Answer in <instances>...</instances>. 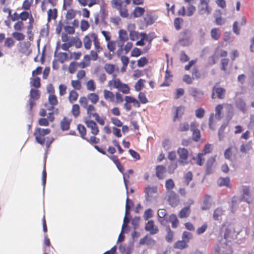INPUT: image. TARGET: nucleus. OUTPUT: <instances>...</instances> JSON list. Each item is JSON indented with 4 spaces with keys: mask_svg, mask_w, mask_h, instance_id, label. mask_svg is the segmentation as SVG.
I'll return each instance as SVG.
<instances>
[{
    "mask_svg": "<svg viewBox=\"0 0 254 254\" xmlns=\"http://www.w3.org/2000/svg\"><path fill=\"white\" fill-rule=\"evenodd\" d=\"M145 198L147 202H151L154 199L157 194V187L148 186L144 190Z\"/></svg>",
    "mask_w": 254,
    "mask_h": 254,
    "instance_id": "10",
    "label": "nucleus"
},
{
    "mask_svg": "<svg viewBox=\"0 0 254 254\" xmlns=\"http://www.w3.org/2000/svg\"><path fill=\"white\" fill-rule=\"evenodd\" d=\"M15 41L11 37H7L4 42V46L8 49H10L15 45Z\"/></svg>",
    "mask_w": 254,
    "mask_h": 254,
    "instance_id": "48",
    "label": "nucleus"
},
{
    "mask_svg": "<svg viewBox=\"0 0 254 254\" xmlns=\"http://www.w3.org/2000/svg\"><path fill=\"white\" fill-rule=\"evenodd\" d=\"M226 93V89L215 84L212 88L211 98L214 99L218 98L219 99H223Z\"/></svg>",
    "mask_w": 254,
    "mask_h": 254,
    "instance_id": "11",
    "label": "nucleus"
},
{
    "mask_svg": "<svg viewBox=\"0 0 254 254\" xmlns=\"http://www.w3.org/2000/svg\"><path fill=\"white\" fill-rule=\"evenodd\" d=\"M83 122L87 127L91 130V133L94 135H97L99 133V129L97 123L93 120L88 119L87 117L83 118Z\"/></svg>",
    "mask_w": 254,
    "mask_h": 254,
    "instance_id": "12",
    "label": "nucleus"
},
{
    "mask_svg": "<svg viewBox=\"0 0 254 254\" xmlns=\"http://www.w3.org/2000/svg\"><path fill=\"white\" fill-rule=\"evenodd\" d=\"M210 0H199L198 4V13L200 15H209L212 11V8L209 6Z\"/></svg>",
    "mask_w": 254,
    "mask_h": 254,
    "instance_id": "7",
    "label": "nucleus"
},
{
    "mask_svg": "<svg viewBox=\"0 0 254 254\" xmlns=\"http://www.w3.org/2000/svg\"><path fill=\"white\" fill-rule=\"evenodd\" d=\"M33 0H24L22 4L21 8L23 11L31 12L30 8L32 5Z\"/></svg>",
    "mask_w": 254,
    "mask_h": 254,
    "instance_id": "43",
    "label": "nucleus"
},
{
    "mask_svg": "<svg viewBox=\"0 0 254 254\" xmlns=\"http://www.w3.org/2000/svg\"><path fill=\"white\" fill-rule=\"evenodd\" d=\"M58 16V10L57 8L49 9L48 11V19H55Z\"/></svg>",
    "mask_w": 254,
    "mask_h": 254,
    "instance_id": "47",
    "label": "nucleus"
},
{
    "mask_svg": "<svg viewBox=\"0 0 254 254\" xmlns=\"http://www.w3.org/2000/svg\"><path fill=\"white\" fill-rule=\"evenodd\" d=\"M90 65V57L89 55H86L84 56L83 60L79 62H77L78 67L80 68H84Z\"/></svg>",
    "mask_w": 254,
    "mask_h": 254,
    "instance_id": "29",
    "label": "nucleus"
},
{
    "mask_svg": "<svg viewBox=\"0 0 254 254\" xmlns=\"http://www.w3.org/2000/svg\"><path fill=\"white\" fill-rule=\"evenodd\" d=\"M184 22V20L181 17H177L174 19V25L175 29L179 30L182 28V25Z\"/></svg>",
    "mask_w": 254,
    "mask_h": 254,
    "instance_id": "51",
    "label": "nucleus"
},
{
    "mask_svg": "<svg viewBox=\"0 0 254 254\" xmlns=\"http://www.w3.org/2000/svg\"><path fill=\"white\" fill-rule=\"evenodd\" d=\"M140 245H146L148 248L152 249L156 245V241L151 237V235L147 234L139 240Z\"/></svg>",
    "mask_w": 254,
    "mask_h": 254,
    "instance_id": "18",
    "label": "nucleus"
},
{
    "mask_svg": "<svg viewBox=\"0 0 254 254\" xmlns=\"http://www.w3.org/2000/svg\"><path fill=\"white\" fill-rule=\"evenodd\" d=\"M103 95L104 99L110 102L114 103L115 101V94L110 90L105 89L103 91Z\"/></svg>",
    "mask_w": 254,
    "mask_h": 254,
    "instance_id": "31",
    "label": "nucleus"
},
{
    "mask_svg": "<svg viewBox=\"0 0 254 254\" xmlns=\"http://www.w3.org/2000/svg\"><path fill=\"white\" fill-rule=\"evenodd\" d=\"M223 107L226 108L228 110H232V106L230 104H219L217 105L215 109V118L217 120H220L222 118V111L223 109Z\"/></svg>",
    "mask_w": 254,
    "mask_h": 254,
    "instance_id": "21",
    "label": "nucleus"
},
{
    "mask_svg": "<svg viewBox=\"0 0 254 254\" xmlns=\"http://www.w3.org/2000/svg\"><path fill=\"white\" fill-rule=\"evenodd\" d=\"M92 42L93 43L96 50H97L98 52H101L103 50L98 35L94 32L89 33L84 37L83 42L85 49L89 50L91 48Z\"/></svg>",
    "mask_w": 254,
    "mask_h": 254,
    "instance_id": "3",
    "label": "nucleus"
},
{
    "mask_svg": "<svg viewBox=\"0 0 254 254\" xmlns=\"http://www.w3.org/2000/svg\"><path fill=\"white\" fill-rule=\"evenodd\" d=\"M190 95L193 97L194 100L200 102L204 98V92L196 88H192Z\"/></svg>",
    "mask_w": 254,
    "mask_h": 254,
    "instance_id": "24",
    "label": "nucleus"
},
{
    "mask_svg": "<svg viewBox=\"0 0 254 254\" xmlns=\"http://www.w3.org/2000/svg\"><path fill=\"white\" fill-rule=\"evenodd\" d=\"M214 254H232V250L226 243L219 242L214 248Z\"/></svg>",
    "mask_w": 254,
    "mask_h": 254,
    "instance_id": "8",
    "label": "nucleus"
},
{
    "mask_svg": "<svg viewBox=\"0 0 254 254\" xmlns=\"http://www.w3.org/2000/svg\"><path fill=\"white\" fill-rule=\"evenodd\" d=\"M25 20H20L17 21L16 23H14L13 25V28L15 30L17 31H21L24 27V24L23 21Z\"/></svg>",
    "mask_w": 254,
    "mask_h": 254,
    "instance_id": "56",
    "label": "nucleus"
},
{
    "mask_svg": "<svg viewBox=\"0 0 254 254\" xmlns=\"http://www.w3.org/2000/svg\"><path fill=\"white\" fill-rule=\"evenodd\" d=\"M125 103L124 105V107L125 109L127 111H130L131 110V106L130 105L131 103L133 104V105L135 108H139L140 107V103L138 101L131 96H126L125 97Z\"/></svg>",
    "mask_w": 254,
    "mask_h": 254,
    "instance_id": "13",
    "label": "nucleus"
},
{
    "mask_svg": "<svg viewBox=\"0 0 254 254\" xmlns=\"http://www.w3.org/2000/svg\"><path fill=\"white\" fill-rule=\"evenodd\" d=\"M78 68L77 66V62H72L70 63L68 66V72L71 73H74L77 70Z\"/></svg>",
    "mask_w": 254,
    "mask_h": 254,
    "instance_id": "64",
    "label": "nucleus"
},
{
    "mask_svg": "<svg viewBox=\"0 0 254 254\" xmlns=\"http://www.w3.org/2000/svg\"><path fill=\"white\" fill-rule=\"evenodd\" d=\"M79 96V94L76 90H71L68 95V99L70 103H73L77 101Z\"/></svg>",
    "mask_w": 254,
    "mask_h": 254,
    "instance_id": "39",
    "label": "nucleus"
},
{
    "mask_svg": "<svg viewBox=\"0 0 254 254\" xmlns=\"http://www.w3.org/2000/svg\"><path fill=\"white\" fill-rule=\"evenodd\" d=\"M116 41L111 40L107 43V47L110 52L114 53L116 49Z\"/></svg>",
    "mask_w": 254,
    "mask_h": 254,
    "instance_id": "63",
    "label": "nucleus"
},
{
    "mask_svg": "<svg viewBox=\"0 0 254 254\" xmlns=\"http://www.w3.org/2000/svg\"><path fill=\"white\" fill-rule=\"evenodd\" d=\"M210 198L211 196L209 195L205 196L203 204L201 207V210H205L210 208L211 206Z\"/></svg>",
    "mask_w": 254,
    "mask_h": 254,
    "instance_id": "41",
    "label": "nucleus"
},
{
    "mask_svg": "<svg viewBox=\"0 0 254 254\" xmlns=\"http://www.w3.org/2000/svg\"><path fill=\"white\" fill-rule=\"evenodd\" d=\"M188 247V244L183 240L176 241L173 245V248L175 249L183 250Z\"/></svg>",
    "mask_w": 254,
    "mask_h": 254,
    "instance_id": "36",
    "label": "nucleus"
},
{
    "mask_svg": "<svg viewBox=\"0 0 254 254\" xmlns=\"http://www.w3.org/2000/svg\"><path fill=\"white\" fill-rule=\"evenodd\" d=\"M211 37L214 40H218L221 37V32L218 28H213L210 31Z\"/></svg>",
    "mask_w": 254,
    "mask_h": 254,
    "instance_id": "40",
    "label": "nucleus"
},
{
    "mask_svg": "<svg viewBox=\"0 0 254 254\" xmlns=\"http://www.w3.org/2000/svg\"><path fill=\"white\" fill-rule=\"evenodd\" d=\"M86 99L87 101V104H89L90 101L92 104H96L99 100V95L95 93H89L87 96H81L79 99V103H82V101Z\"/></svg>",
    "mask_w": 254,
    "mask_h": 254,
    "instance_id": "20",
    "label": "nucleus"
},
{
    "mask_svg": "<svg viewBox=\"0 0 254 254\" xmlns=\"http://www.w3.org/2000/svg\"><path fill=\"white\" fill-rule=\"evenodd\" d=\"M145 10L144 7L136 6L131 13V15L134 18L141 17L145 13Z\"/></svg>",
    "mask_w": 254,
    "mask_h": 254,
    "instance_id": "30",
    "label": "nucleus"
},
{
    "mask_svg": "<svg viewBox=\"0 0 254 254\" xmlns=\"http://www.w3.org/2000/svg\"><path fill=\"white\" fill-rule=\"evenodd\" d=\"M197 127V124L196 122L190 123V130L192 132L191 139L195 142H198L201 138L200 131Z\"/></svg>",
    "mask_w": 254,
    "mask_h": 254,
    "instance_id": "17",
    "label": "nucleus"
},
{
    "mask_svg": "<svg viewBox=\"0 0 254 254\" xmlns=\"http://www.w3.org/2000/svg\"><path fill=\"white\" fill-rule=\"evenodd\" d=\"M108 86L110 89L116 88L119 91L125 94H128L130 92V88L128 85L122 82L119 78H116V75L115 74L113 75V78L109 81Z\"/></svg>",
    "mask_w": 254,
    "mask_h": 254,
    "instance_id": "5",
    "label": "nucleus"
},
{
    "mask_svg": "<svg viewBox=\"0 0 254 254\" xmlns=\"http://www.w3.org/2000/svg\"><path fill=\"white\" fill-rule=\"evenodd\" d=\"M205 155H203L200 153H198L195 157H193V159L195 160L196 164L198 166H202L204 164L205 158L204 157Z\"/></svg>",
    "mask_w": 254,
    "mask_h": 254,
    "instance_id": "45",
    "label": "nucleus"
},
{
    "mask_svg": "<svg viewBox=\"0 0 254 254\" xmlns=\"http://www.w3.org/2000/svg\"><path fill=\"white\" fill-rule=\"evenodd\" d=\"M192 234L188 231H184L182 234V239L183 241L188 244L192 238Z\"/></svg>",
    "mask_w": 254,
    "mask_h": 254,
    "instance_id": "55",
    "label": "nucleus"
},
{
    "mask_svg": "<svg viewBox=\"0 0 254 254\" xmlns=\"http://www.w3.org/2000/svg\"><path fill=\"white\" fill-rule=\"evenodd\" d=\"M175 183L172 179H170L166 181L165 188L168 191H172L171 190L175 187Z\"/></svg>",
    "mask_w": 254,
    "mask_h": 254,
    "instance_id": "57",
    "label": "nucleus"
},
{
    "mask_svg": "<svg viewBox=\"0 0 254 254\" xmlns=\"http://www.w3.org/2000/svg\"><path fill=\"white\" fill-rule=\"evenodd\" d=\"M194 203V200L192 199H189L187 202L188 205L182 208L180 211L178 216L180 218H186L190 216L191 213L190 206Z\"/></svg>",
    "mask_w": 254,
    "mask_h": 254,
    "instance_id": "14",
    "label": "nucleus"
},
{
    "mask_svg": "<svg viewBox=\"0 0 254 254\" xmlns=\"http://www.w3.org/2000/svg\"><path fill=\"white\" fill-rule=\"evenodd\" d=\"M252 199V191L250 187L242 186L239 190V201H244L249 204Z\"/></svg>",
    "mask_w": 254,
    "mask_h": 254,
    "instance_id": "6",
    "label": "nucleus"
},
{
    "mask_svg": "<svg viewBox=\"0 0 254 254\" xmlns=\"http://www.w3.org/2000/svg\"><path fill=\"white\" fill-rule=\"evenodd\" d=\"M215 125L216 123L214 120V114L213 113H211L209 116L208 120L209 128L210 129L214 130L215 129Z\"/></svg>",
    "mask_w": 254,
    "mask_h": 254,
    "instance_id": "52",
    "label": "nucleus"
},
{
    "mask_svg": "<svg viewBox=\"0 0 254 254\" xmlns=\"http://www.w3.org/2000/svg\"><path fill=\"white\" fill-rule=\"evenodd\" d=\"M29 13L26 11H22L20 13L17 12H14L12 14H11L9 19L12 21H17L20 20H27Z\"/></svg>",
    "mask_w": 254,
    "mask_h": 254,
    "instance_id": "19",
    "label": "nucleus"
},
{
    "mask_svg": "<svg viewBox=\"0 0 254 254\" xmlns=\"http://www.w3.org/2000/svg\"><path fill=\"white\" fill-rule=\"evenodd\" d=\"M174 110L173 121L175 122L177 120L181 119L184 114L185 107L183 105H180L177 107H175Z\"/></svg>",
    "mask_w": 254,
    "mask_h": 254,
    "instance_id": "27",
    "label": "nucleus"
},
{
    "mask_svg": "<svg viewBox=\"0 0 254 254\" xmlns=\"http://www.w3.org/2000/svg\"><path fill=\"white\" fill-rule=\"evenodd\" d=\"M238 198L237 197H233L231 201V211L233 212H235L237 211L238 207Z\"/></svg>",
    "mask_w": 254,
    "mask_h": 254,
    "instance_id": "61",
    "label": "nucleus"
},
{
    "mask_svg": "<svg viewBox=\"0 0 254 254\" xmlns=\"http://www.w3.org/2000/svg\"><path fill=\"white\" fill-rule=\"evenodd\" d=\"M118 39L123 41L127 42L128 40L127 32L124 29H120L119 31Z\"/></svg>",
    "mask_w": 254,
    "mask_h": 254,
    "instance_id": "49",
    "label": "nucleus"
},
{
    "mask_svg": "<svg viewBox=\"0 0 254 254\" xmlns=\"http://www.w3.org/2000/svg\"><path fill=\"white\" fill-rule=\"evenodd\" d=\"M167 201L172 207H176L180 203L179 195L174 191H167Z\"/></svg>",
    "mask_w": 254,
    "mask_h": 254,
    "instance_id": "15",
    "label": "nucleus"
},
{
    "mask_svg": "<svg viewBox=\"0 0 254 254\" xmlns=\"http://www.w3.org/2000/svg\"><path fill=\"white\" fill-rule=\"evenodd\" d=\"M141 36V33L136 31H130L129 32V38L131 41L138 40Z\"/></svg>",
    "mask_w": 254,
    "mask_h": 254,
    "instance_id": "54",
    "label": "nucleus"
},
{
    "mask_svg": "<svg viewBox=\"0 0 254 254\" xmlns=\"http://www.w3.org/2000/svg\"><path fill=\"white\" fill-rule=\"evenodd\" d=\"M190 128V124L188 122H182L180 123L177 127V130L180 132L188 131Z\"/></svg>",
    "mask_w": 254,
    "mask_h": 254,
    "instance_id": "32",
    "label": "nucleus"
},
{
    "mask_svg": "<svg viewBox=\"0 0 254 254\" xmlns=\"http://www.w3.org/2000/svg\"><path fill=\"white\" fill-rule=\"evenodd\" d=\"M217 185L219 187H226L227 188H231L232 185L230 183V179L229 177H220L217 181Z\"/></svg>",
    "mask_w": 254,
    "mask_h": 254,
    "instance_id": "28",
    "label": "nucleus"
},
{
    "mask_svg": "<svg viewBox=\"0 0 254 254\" xmlns=\"http://www.w3.org/2000/svg\"><path fill=\"white\" fill-rule=\"evenodd\" d=\"M224 214V210L221 207L216 208L213 212V217L215 220H220L222 219V216Z\"/></svg>",
    "mask_w": 254,
    "mask_h": 254,
    "instance_id": "38",
    "label": "nucleus"
},
{
    "mask_svg": "<svg viewBox=\"0 0 254 254\" xmlns=\"http://www.w3.org/2000/svg\"><path fill=\"white\" fill-rule=\"evenodd\" d=\"M221 231L224 233V239L228 242L231 241L234 239V237H236L234 231L225 227L223 226L221 228Z\"/></svg>",
    "mask_w": 254,
    "mask_h": 254,
    "instance_id": "23",
    "label": "nucleus"
},
{
    "mask_svg": "<svg viewBox=\"0 0 254 254\" xmlns=\"http://www.w3.org/2000/svg\"><path fill=\"white\" fill-rule=\"evenodd\" d=\"M50 128H42L36 127L33 135L36 141L39 144L43 145L45 144L47 148H49L54 141L53 137L46 136L51 132Z\"/></svg>",
    "mask_w": 254,
    "mask_h": 254,
    "instance_id": "1",
    "label": "nucleus"
},
{
    "mask_svg": "<svg viewBox=\"0 0 254 254\" xmlns=\"http://www.w3.org/2000/svg\"><path fill=\"white\" fill-rule=\"evenodd\" d=\"M105 71L109 74H113L115 70V66L113 64H106L104 66Z\"/></svg>",
    "mask_w": 254,
    "mask_h": 254,
    "instance_id": "60",
    "label": "nucleus"
},
{
    "mask_svg": "<svg viewBox=\"0 0 254 254\" xmlns=\"http://www.w3.org/2000/svg\"><path fill=\"white\" fill-rule=\"evenodd\" d=\"M48 101L51 107L48 109L52 110L54 109V106L58 104V101L57 96L55 94L49 95L48 97Z\"/></svg>",
    "mask_w": 254,
    "mask_h": 254,
    "instance_id": "35",
    "label": "nucleus"
},
{
    "mask_svg": "<svg viewBox=\"0 0 254 254\" xmlns=\"http://www.w3.org/2000/svg\"><path fill=\"white\" fill-rule=\"evenodd\" d=\"M192 173L191 171H189L187 173H186L184 177V182L186 184V185L188 186L190 184V182L192 181Z\"/></svg>",
    "mask_w": 254,
    "mask_h": 254,
    "instance_id": "62",
    "label": "nucleus"
},
{
    "mask_svg": "<svg viewBox=\"0 0 254 254\" xmlns=\"http://www.w3.org/2000/svg\"><path fill=\"white\" fill-rule=\"evenodd\" d=\"M177 153L179 155V162L183 165H186L188 163L187 161L189 152L187 149L180 147L178 149Z\"/></svg>",
    "mask_w": 254,
    "mask_h": 254,
    "instance_id": "16",
    "label": "nucleus"
},
{
    "mask_svg": "<svg viewBox=\"0 0 254 254\" xmlns=\"http://www.w3.org/2000/svg\"><path fill=\"white\" fill-rule=\"evenodd\" d=\"M55 56L57 57L58 59V61L60 62L61 63L63 64L68 59V55L66 53L60 52L57 53V51H56L55 52Z\"/></svg>",
    "mask_w": 254,
    "mask_h": 254,
    "instance_id": "42",
    "label": "nucleus"
},
{
    "mask_svg": "<svg viewBox=\"0 0 254 254\" xmlns=\"http://www.w3.org/2000/svg\"><path fill=\"white\" fill-rule=\"evenodd\" d=\"M248 87V82L247 80L246 76L244 74L239 75V88H241V91H239V93H245Z\"/></svg>",
    "mask_w": 254,
    "mask_h": 254,
    "instance_id": "25",
    "label": "nucleus"
},
{
    "mask_svg": "<svg viewBox=\"0 0 254 254\" xmlns=\"http://www.w3.org/2000/svg\"><path fill=\"white\" fill-rule=\"evenodd\" d=\"M71 113L75 118H77L80 115V109L78 104H74L72 106Z\"/></svg>",
    "mask_w": 254,
    "mask_h": 254,
    "instance_id": "46",
    "label": "nucleus"
},
{
    "mask_svg": "<svg viewBox=\"0 0 254 254\" xmlns=\"http://www.w3.org/2000/svg\"><path fill=\"white\" fill-rule=\"evenodd\" d=\"M111 3L112 7L119 11L122 17H128L127 5L131 3V0H111Z\"/></svg>",
    "mask_w": 254,
    "mask_h": 254,
    "instance_id": "4",
    "label": "nucleus"
},
{
    "mask_svg": "<svg viewBox=\"0 0 254 254\" xmlns=\"http://www.w3.org/2000/svg\"><path fill=\"white\" fill-rule=\"evenodd\" d=\"M86 88L90 91H94L96 90V86L94 81L90 79L86 83Z\"/></svg>",
    "mask_w": 254,
    "mask_h": 254,
    "instance_id": "58",
    "label": "nucleus"
},
{
    "mask_svg": "<svg viewBox=\"0 0 254 254\" xmlns=\"http://www.w3.org/2000/svg\"><path fill=\"white\" fill-rule=\"evenodd\" d=\"M165 172L166 168L163 165H158L156 168V175L159 179L164 178Z\"/></svg>",
    "mask_w": 254,
    "mask_h": 254,
    "instance_id": "37",
    "label": "nucleus"
},
{
    "mask_svg": "<svg viewBox=\"0 0 254 254\" xmlns=\"http://www.w3.org/2000/svg\"><path fill=\"white\" fill-rule=\"evenodd\" d=\"M28 14L29 13L28 19H29V25L27 26V34H31V30L33 28V24L34 23V18L33 17L32 14L31 13V12H28Z\"/></svg>",
    "mask_w": 254,
    "mask_h": 254,
    "instance_id": "50",
    "label": "nucleus"
},
{
    "mask_svg": "<svg viewBox=\"0 0 254 254\" xmlns=\"http://www.w3.org/2000/svg\"><path fill=\"white\" fill-rule=\"evenodd\" d=\"M81 107L86 110V113L88 117L89 118H94L96 121L101 126L104 125L106 117L105 116L100 117L99 114L96 112V107L94 104H87V101L85 98L82 101V103H79Z\"/></svg>",
    "mask_w": 254,
    "mask_h": 254,
    "instance_id": "2",
    "label": "nucleus"
},
{
    "mask_svg": "<svg viewBox=\"0 0 254 254\" xmlns=\"http://www.w3.org/2000/svg\"><path fill=\"white\" fill-rule=\"evenodd\" d=\"M216 156L211 157L207 160L206 164V173L210 174L213 173L216 162Z\"/></svg>",
    "mask_w": 254,
    "mask_h": 254,
    "instance_id": "26",
    "label": "nucleus"
},
{
    "mask_svg": "<svg viewBox=\"0 0 254 254\" xmlns=\"http://www.w3.org/2000/svg\"><path fill=\"white\" fill-rule=\"evenodd\" d=\"M138 98L139 100L138 102H139L140 104H145L148 102V100L144 92H139L138 95Z\"/></svg>",
    "mask_w": 254,
    "mask_h": 254,
    "instance_id": "59",
    "label": "nucleus"
},
{
    "mask_svg": "<svg viewBox=\"0 0 254 254\" xmlns=\"http://www.w3.org/2000/svg\"><path fill=\"white\" fill-rule=\"evenodd\" d=\"M77 130H78L81 138L83 139H85L86 138V129L85 127L83 125L79 124L77 126Z\"/></svg>",
    "mask_w": 254,
    "mask_h": 254,
    "instance_id": "53",
    "label": "nucleus"
},
{
    "mask_svg": "<svg viewBox=\"0 0 254 254\" xmlns=\"http://www.w3.org/2000/svg\"><path fill=\"white\" fill-rule=\"evenodd\" d=\"M166 231L167 234L165 236V240L168 243H171L174 240V232L171 229L169 226L166 227Z\"/></svg>",
    "mask_w": 254,
    "mask_h": 254,
    "instance_id": "33",
    "label": "nucleus"
},
{
    "mask_svg": "<svg viewBox=\"0 0 254 254\" xmlns=\"http://www.w3.org/2000/svg\"><path fill=\"white\" fill-rule=\"evenodd\" d=\"M71 120L66 117H64L61 121L60 126L63 131L67 130L69 129Z\"/></svg>",
    "mask_w": 254,
    "mask_h": 254,
    "instance_id": "34",
    "label": "nucleus"
},
{
    "mask_svg": "<svg viewBox=\"0 0 254 254\" xmlns=\"http://www.w3.org/2000/svg\"><path fill=\"white\" fill-rule=\"evenodd\" d=\"M169 221L171 223L173 228H176L178 226L179 221L176 214H171L169 216Z\"/></svg>",
    "mask_w": 254,
    "mask_h": 254,
    "instance_id": "44",
    "label": "nucleus"
},
{
    "mask_svg": "<svg viewBox=\"0 0 254 254\" xmlns=\"http://www.w3.org/2000/svg\"><path fill=\"white\" fill-rule=\"evenodd\" d=\"M40 97V92L39 90L31 89L30 92V99L27 107L28 110L31 112L33 107L36 105L35 101L39 99Z\"/></svg>",
    "mask_w": 254,
    "mask_h": 254,
    "instance_id": "9",
    "label": "nucleus"
},
{
    "mask_svg": "<svg viewBox=\"0 0 254 254\" xmlns=\"http://www.w3.org/2000/svg\"><path fill=\"white\" fill-rule=\"evenodd\" d=\"M144 228L146 231L149 232L150 235H155L159 232V229L157 226H155L153 220L148 221Z\"/></svg>",
    "mask_w": 254,
    "mask_h": 254,
    "instance_id": "22",
    "label": "nucleus"
}]
</instances>
